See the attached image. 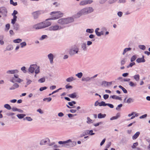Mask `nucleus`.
I'll return each instance as SVG.
<instances>
[{
	"label": "nucleus",
	"mask_w": 150,
	"mask_h": 150,
	"mask_svg": "<svg viewBox=\"0 0 150 150\" xmlns=\"http://www.w3.org/2000/svg\"><path fill=\"white\" fill-rule=\"evenodd\" d=\"M50 14L51 16L50 19L52 20L58 19L64 16V13L60 11L52 12Z\"/></svg>",
	"instance_id": "obj_1"
},
{
	"label": "nucleus",
	"mask_w": 150,
	"mask_h": 150,
	"mask_svg": "<svg viewBox=\"0 0 150 150\" xmlns=\"http://www.w3.org/2000/svg\"><path fill=\"white\" fill-rule=\"evenodd\" d=\"M74 21L73 18L69 17L65 18H61L58 21V23L60 24H65L73 22Z\"/></svg>",
	"instance_id": "obj_2"
},
{
	"label": "nucleus",
	"mask_w": 150,
	"mask_h": 150,
	"mask_svg": "<svg viewBox=\"0 0 150 150\" xmlns=\"http://www.w3.org/2000/svg\"><path fill=\"white\" fill-rule=\"evenodd\" d=\"M93 9L92 7H88L84 8L79 11L77 15L79 16L81 15L82 14H84L91 13L93 11Z\"/></svg>",
	"instance_id": "obj_3"
},
{
	"label": "nucleus",
	"mask_w": 150,
	"mask_h": 150,
	"mask_svg": "<svg viewBox=\"0 0 150 150\" xmlns=\"http://www.w3.org/2000/svg\"><path fill=\"white\" fill-rule=\"evenodd\" d=\"M14 77L13 78L11 79V81L13 82H17L20 83L23 81V80L19 77V76L17 74H14Z\"/></svg>",
	"instance_id": "obj_4"
},
{
	"label": "nucleus",
	"mask_w": 150,
	"mask_h": 150,
	"mask_svg": "<svg viewBox=\"0 0 150 150\" xmlns=\"http://www.w3.org/2000/svg\"><path fill=\"white\" fill-rule=\"evenodd\" d=\"M49 20H51L50 18L46 19L45 21L42 22L44 28L48 27L51 25V22L49 21Z\"/></svg>",
	"instance_id": "obj_5"
},
{
	"label": "nucleus",
	"mask_w": 150,
	"mask_h": 150,
	"mask_svg": "<svg viewBox=\"0 0 150 150\" xmlns=\"http://www.w3.org/2000/svg\"><path fill=\"white\" fill-rule=\"evenodd\" d=\"M33 28L36 30L44 28L42 22L35 25H33Z\"/></svg>",
	"instance_id": "obj_6"
},
{
	"label": "nucleus",
	"mask_w": 150,
	"mask_h": 150,
	"mask_svg": "<svg viewBox=\"0 0 150 150\" xmlns=\"http://www.w3.org/2000/svg\"><path fill=\"white\" fill-rule=\"evenodd\" d=\"M93 1L92 0H83L81 1L79 4L80 6H84L88 4H90L92 3Z\"/></svg>",
	"instance_id": "obj_7"
},
{
	"label": "nucleus",
	"mask_w": 150,
	"mask_h": 150,
	"mask_svg": "<svg viewBox=\"0 0 150 150\" xmlns=\"http://www.w3.org/2000/svg\"><path fill=\"white\" fill-rule=\"evenodd\" d=\"M41 14V12L40 11H36L32 13V15L35 19L37 18Z\"/></svg>",
	"instance_id": "obj_8"
},
{
	"label": "nucleus",
	"mask_w": 150,
	"mask_h": 150,
	"mask_svg": "<svg viewBox=\"0 0 150 150\" xmlns=\"http://www.w3.org/2000/svg\"><path fill=\"white\" fill-rule=\"evenodd\" d=\"M105 103L103 101H102L101 102H99L98 101H96L95 103V106H97L99 105V106H106Z\"/></svg>",
	"instance_id": "obj_9"
},
{
	"label": "nucleus",
	"mask_w": 150,
	"mask_h": 150,
	"mask_svg": "<svg viewBox=\"0 0 150 150\" xmlns=\"http://www.w3.org/2000/svg\"><path fill=\"white\" fill-rule=\"evenodd\" d=\"M59 29V27L57 25L51 26L49 28V30H56Z\"/></svg>",
	"instance_id": "obj_10"
},
{
	"label": "nucleus",
	"mask_w": 150,
	"mask_h": 150,
	"mask_svg": "<svg viewBox=\"0 0 150 150\" xmlns=\"http://www.w3.org/2000/svg\"><path fill=\"white\" fill-rule=\"evenodd\" d=\"M78 49L77 48H75L74 49H71L69 52L70 54L72 55L78 52Z\"/></svg>",
	"instance_id": "obj_11"
},
{
	"label": "nucleus",
	"mask_w": 150,
	"mask_h": 150,
	"mask_svg": "<svg viewBox=\"0 0 150 150\" xmlns=\"http://www.w3.org/2000/svg\"><path fill=\"white\" fill-rule=\"evenodd\" d=\"M36 67H37L35 65H32L30 67L29 69V71L31 73H33Z\"/></svg>",
	"instance_id": "obj_12"
},
{
	"label": "nucleus",
	"mask_w": 150,
	"mask_h": 150,
	"mask_svg": "<svg viewBox=\"0 0 150 150\" xmlns=\"http://www.w3.org/2000/svg\"><path fill=\"white\" fill-rule=\"evenodd\" d=\"M99 30V28H98L96 29L95 30V32L96 35L98 36H100L102 35H103L104 34V32L101 31V32H99L98 31Z\"/></svg>",
	"instance_id": "obj_13"
},
{
	"label": "nucleus",
	"mask_w": 150,
	"mask_h": 150,
	"mask_svg": "<svg viewBox=\"0 0 150 150\" xmlns=\"http://www.w3.org/2000/svg\"><path fill=\"white\" fill-rule=\"evenodd\" d=\"M71 142V140L69 139L66 141H59V144H66L67 145H68V144L69 142Z\"/></svg>",
	"instance_id": "obj_14"
},
{
	"label": "nucleus",
	"mask_w": 150,
	"mask_h": 150,
	"mask_svg": "<svg viewBox=\"0 0 150 150\" xmlns=\"http://www.w3.org/2000/svg\"><path fill=\"white\" fill-rule=\"evenodd\" d=\"M49 59H50V62L52 63L53 62V59L54 56L53 54L51 53L50 54L48 55Z\"/></svg>",
	"instance_id": "obj_15"
},
{
	"label": "nucleus",
	"mask_w": 150,
	"mask_h": 150,
	"mask_svg": "<svg viewBox=\"0 0 150 150\" xmlns=\"http://www.w3.org/2000/svg\"><path fill=\"white\" fill-rule=\"evenodd\" d=\"M18 72V71L17 70H14L8 71H7V73L8 74H14L17 73Z\"/></svg>",
	"instance_id": "obj_16"
},
{
	"label": "nucleus",
	"mask_w": 150,
	"mask_h": 150,
	"mask_svg": "<svg viewBox=\"0 0 150 150\" xmlns=\"http://www.w3.org/2000/svg\"><path fill=\"white\" fill-rule=\"evenodd\" d=\"M137 62L140 63L142 62H145V60L144 59V57H143L142 58H139L137 60Z\"/></svg>",
	"instance_id": "obj_17"
},
{
	"label": "nucleus",
	"mask_w": 150,
	"mask_h": 150,
	"mask_svg": "<svg viewBox=\"0 0 150 150\" xmlns=\"http://www.w3.org/2000/svg\"><path fill=\"white\" fill-rule=\"evenodd\" d=\"M140 134L139 132H137L132 137V139H136L139 136Z\"/></svg>",
	"instance_id": "obj_18"
},
{
	"label": "nucleus",
	"mask_w": 150,
	"mask_h": 150,
	"mask_svg": "<svg viewBox=\"0 0 150 150\" xmlns=\"http://www.w3.org/2000/svg\"><path fill=\"white\" fill-rule=\"evenodd\" d=\"M77 94L76 93H73L70 94L69 95V96L72 98H74L76 97Z\"/></svg>",
	"instance_id": "obj_19"
},
{
	"label": "nucleus",
	"mask_w": 150,
	"mask_h": 150,
	"mask_svg": "<svg viewBox=\"0 0 150 150\" xmlns=\"http://www.w3.org/2000/svg\"><path fill=\"white\" fill-rule=\"evenodd\" d=\"M111 97L112 98L115 99H118L120 100H121L122 99L121 97L117 96L116 95H113L111 96Z\"/></svg>",
	"instance_id": "obj_20"
},
{
	"label": "nucleus",
	"mask_w": 150,
	"mask_h": 150,
	"mask_svg": "<svg viewBox=\"0 0 150 150\" xmlns=\"http://www.w3.org/2000/svg\"><path fill=\"white\" fill-rule=\"evenodd\" d=\"M106 114H102L101 113L99 114L98 115V117L99 118H104L106 116Z\"/></svg>",
	"instance_id": "obj_21"
},
{
	"label": "nucleus",
	"mask_w": 150,
	"mask_h": 150,
	"mask_svg": "<svg viewBox=\"0 0 150 150\" xmlns=\"http://www.w3.org/2000/svg\"><path fill=\"white\" fill-rule=\"evenodd\" d=\"M120 117V114L117 113L116 115L115 116H113L112 117V118H110V120H112L115 119H117L118 117Z\"/></svg>",
	"instance_id": "obj_22"
},
{
	"label": "nucleus",
	"mask_w": 150,
	"mask_h": 150,
	"mask_svg": "<svg viewBox=\"0 0 150 150\" xmlns=\"http://www.w3.org/2000/svg\"><path fill=\"white\" fill-rule=\"evenodd\" d=\"M13 19H12L11 20V23L13 24H14L16 21L17 17L16 16H13Z\"/></svg>",
	"instance_id": "obj_23"
},
{
	"label": "nucleus",
	"mask_w": 150,
	"mask_h": 150,
	"mask_svg": "<svg viewBox=\"0 0 150 150\" xmlns=\"http://www.w3.org/2000/svg\"><path fill=\"white\" fill-rule=\"evenodd\" d=\"M7 12L6 9L4 8H0V13H3L5 12L7 13Z\"/></svg>",
	"instance_id": "obj_24"
},
{
	"label": "nucleus",
	"mask_w": 150,
	"mask_h": 150,
	"mask_svg": "<svg viewBox=\"0 0 150 150\" xmlns=\"http://www.w3.org/2000/svg\"><path fill=\"white\" fill-rule=\"evenodd\" d=\"M25 115L23 114H19L17 115V116L18 118L21 119L23 118Z\"/></svg>",
	"instance_id": "obj_25"
},
{
	"label": "nucleus",
	"mask_w": 150,
	"mask_h": 150,
	"mask_svg": "<svg viewBox=\"0 0 150 150\" xmlns=\"http://www.w3.org/2000/svg\"><path fill=\"white\" fill-rule=\"evenodd\" d=\"M21 41L22 40L20 39H18L15 40L13 41V42L15 43H19L21 42Z\"/></svg>",
	"instance_id": "obj_26"
},
{
	"label": "nucleus",
	"mask_w": 150,
	"mask_h": 150,
	"mask_svg": "<svg viewBox=\"0 0 150 150\" xmlns=\"http://www.w3.org/2000/svg\"><path fill=\"white\" fill-rule=\"evenodd\" d=\"M119 88H120L125 93H127V90L124 87H123L122 86H119Z\"/></svg>",
	"instance_id": "obj_27"
},
{
	"label": "nucleus",
	"mask_w": 150,
	"mask_h": 150,
	"mask_svg": "<svg viewBox=\"0 0 150 150\" xmlns=\"http://www.w3.org/2000/svg\"><path fill=\"white\" fill-rule=\"evenodd\" d=\"M87 122L88 124H91L93 123V120L91 119L89 117H87Z\"/></svg>",
	"instance_id": "obj_28"
},
{
	"label": "nucleus",
	"mask_w": 150,
	"mask_h": 150,
	"mask_svg": "<svg viewBox=\"0 0 150 150\" xmlns=\"http://www.w3.org/2000/svg\"><path fill=\"white\" fill-rule=\"evenodd\" d=\"M74 80V78L73 77H70L67 78L66 80L67 82H71Z\"/></svg>",
	"instance_id": "obj_29"
},
{
	"label": "nucleus",
	"mask_w": 150,
	"mask_h": 150,
	"mask_svg": "<svg viewBox=\"0 0 150 150\" xmlns=\"http://www.w3.org/2000/svg\"><path fill=\"white\" fill-rule=\"evenodd\" d=\"M4 107L5 108L8 110H9L11 109V107L9 104H6L4 105Z\"/></svg>",
	"instance_id": "obj_30"
},
{
	"label": "nucleus",
	"mask_w": 150,
	"mask_h": 150,
	"mask_svg": "<svg viewBox=\"0 0 150 150\" xmlns=\"http://www.w3.org/2000/svg\"><path fill=\"white\" fill-rule=\"evenodd\" d=\"M131 50V48H125L123 54H124L127 52L128 51H129V50Z\"/></svg>",
	"instance_id": "obj_31"
},
{
	"label": "nucleus",
	"mask_w": 150,
	"mask_h": 150,
	"mask_svg": "<svg viewBox=\"0 0 150 150\" xmlns=\"http://www.w3.org/2000/svg\"><path fill=\"white\" fill-rule=\"evenodd\" d=\"M10 3L11 4L14 6H16L17 5V3L16 2H14L13 0H10Z\"/></svg>",
	"instance_id": "obj_32"
},
{
	"label": "nucleus",
	"mask_w": 150,
	"mask_h": 150,
	"mask_svg": "<svg viewBox=\"0 0 150 150\" xmlns=\"http://www.w3.org/2000/svg\"><path fill=\"white\" fill-rule=\"evenodd\" d=\"M138 144L137 142L134 143L133 145L132 146V148L133 149L135 148Z\"/></svg>",
	"instance_id": "obj_33"
},
{
	"label": "nucleus",
	"mask_w": 150,
	"mask_h": 150,
	"mask_svg": "<svg viewBox=\"0 0 150 150\" xmlns=\"http://www.w3.org/2000/svg\"><path fill=\"white\" fill-rule=\"evenodd\" d=\"M10 28V25L9 24H7L6 25V30L8 31Z\"/></svg>",
	"instance_id": "obj_34"
},
{
	"label": "nucleus",
	"mask_w": 150,
	"mask_h": 150,
	"mask_svg": "<svg viewBox=\"0 0 150 150\" xmlns=\"http://www.w3.org/2000/svg\"><path fill=\"white\" fill-rule=\"evenodd\" d=\"M52 98H45L43 99V100L44 101H47V102H49L51 101Z\"/></svg>",
	"instance_id": "obj_35"
},
{
	"label": "nucleus",
	"mask_w": 150,
	"mask_h": 150,
	"mask_svg": "<svg viewBox=\"0 0 150 150\" xmlns=\"http://www.w3.org/2000/svg\"><path fill=\"white\" fill-rule=\"evenodd\" d=\"M45 78H42L40 79L38 81L40 83H42L45 82Z\"/></svg>",
	"instance_id": "obj_36"
},
{
	"label": "nucleus",
	"mask_w": 150,
	"mask_h": 150,
	"mask_svg": "<svg viewBox=\"0 0 150 150\" xmlns=\"http://www.w3.org/2000/svg\"><path fill=\"white\" fill-rule=\"evenodd\" d=\"M83 74L82 73H79L77 74L76 75V76H77L79 78H81Z\"/></svg>",
	"instance_id": "obj_37"
},
{
	"label": "nucleus",
	"mask_w": 150,
	"mask_h": 150,
	"mask_svg": "<svg viewBox=\"0 0 150 150\" xmlns=\"http://www.w3.org/2000/svg\"><path fill=\"white\" fill-rule=\"evenodd\" d=\"M137 58V57L135 55L133 56L131 58V61L132 62L134 61Z\"/></svg>",
	"instance_id": "obj_38"
},
{
	"label": "nucleus",
	"mask_w": 150,
	"mask_h": 150,
	"mask_svg": "<svg viewBox=\"0 0 150 150\" xmlns=\"http://www.w3.org/2000/svg\"><path fill=\"white\" fill-rule=\"evenodd\" d=\"M129 85L131 86H135L136 85V84L135 83H134L133 82L131 81L129 82Z\"/></svg>",
	"instance_id": "obj_39"
},
{
	"label": "nucleus",
	"mask_w": 150,
	"mask_h": 150,
	"mask_svg": "<svg viewBox=\"0 0 150 150\" xmlns=\"http://www.w3.org/2000/svg\"><path fill=\"white\" fill-rule=\"evenodd\" d=\"M134 79L137 81H138L139 79V75H137L134 76Z\"/></svg>",
	"instance_id": "obj_40"
},
{
	"label": "nucleus",
	"mask_w": 150,
	"mask_h": 150,
	"mask_svg": "<svg viewBox=\"0 0 150 150\" xmlns=\"http://www.w3.org/2000/svg\"><path fill=\"white\" fill-rule=\"evenodd\" d=\"M76 103L75 101H73L71 102H69L68 103L69 105L71 106H73L74 104H75Z\"/></svg>",
	"instance_id": "obj_41"
},
{
	"label": "nucleus",
	"mask_w": 150,
	"mask_h": 150,
	"mask_svg": "<svg viewBox=\"0 0 150 150\" xmlns=\"http://www.w3.org/2000/svg\"><path fill=\"white\" fill-rule=\"evenodd\" d=\"M103 123V122H99L95 124H94V125L95 127H97L99 125Z\"/></svg>",
	"instance_id": "obj_42"
},
{
	"label": "nucleus",
	"mask_w": 150,
	"mask_h": 150,
	"mask_svg": "<svg viewBox=\"0 0 150 150\" xmlns=\"http://www.w3.org/2000/svg\"><path fill=\"white\" fill-rule=\"evenodd\" d=\"M93 31V29H88L86 30V32H87L89 33H92Z\"/></svg>",
	"instance_id": "obj_43"
},
{
	"label": "nucleus",
	"mask_w": 150,
	"mask_h": 150,
	"mask_svg": "<svg viewBox=\"0 0 150 150\" xmlns=\"http://www.w3.org/2000/svg\"><path fill=\"white\" fill-rule=\"evenodd\" d=\"M26 45V44L25 42H23L20 44V45H21V47H23L25 46Z\"/></svg>",
	"instance_id": "obj_44"
},
{
	"label": "nucleus",
	"mask_w": 150,
	"mask_h": 150,
	"mask_svg": "<svg viewBox=\"0 0 150 150\" xmlns=\"http://www.w3.org/2000/svg\"><path fill=\"white\" fill-rule=\"evenodd\" d=\"M139 47L140 49L143 50H144L146 48V47L144 45H140L139 46Z\"/></svg>",
	"instance_id": "obj_45"
},
{
	"label": "nucleus",
	"mask_w": 150,
	"mask_h": 150,
	"mask_svg": "<svg viewBox=\"0 0 150 150\" xmlns=\"http://www.w3.org/2000/svg\"><path fill=\"white\" fill-rule=\"evenodd\" d=\"M135 64V63L134 62L131 63L130 64L127 66V68H129V67H132L133 65Z\"/></svg>",
	"instance_id": "obj_46"
},
{
	"label": "nucleus",
	"mask_w": 150,
	"mask_h": 150,
	"mask_svg": "<svg viewBox=\"0 0 150 150\" xmlns=\"http://www.w3.org/2000/svg\"><path fill=\"white\" fill-rule=\"evenodd\" d=\"M133 101V99L131 98H129L127 101V103H130Z\"/></svg>",
	"instance_id": "obj_47"
},
{
	"label": "nucleus",
	"mask_w": 150,
	"mask_h": 150,
	"mask_svg": "<svg viewBox=\"0 0 150 150\" xmlns=\"http://www.w3.org/2000/svg\"><path fill=\"white\" fill-rule=\"evenodd\" d=\"M47 88V87H42L40 88V91H42L45 90Z\"/></svg>",
	"instance_id": "obj_48"
},
{
	"label": "nucleus",
	"mask_w": 150,
	"mask_h": 150,
	"mask_svg": "<svg viewBox=\"0 0 150 150\" xmlns=\"http://www.w3.org/2000/svg\"><path fill=\"white\" fill-rule=\"evenodd\" d=\"M105 105H106V106L108 105V106H109L110 107V108H112L114 107L113 105L111 104L105 103Z\"/></svg>",
	"instance_id": "obj_49"
},
{
	"label": "nucleus",
	"mask_w": 150,
	"mask_h": 150,
	"mask_svg": "<svg viewBox=\"0 0 150 150\" xmlns=\"http://www.w3.org/2000/svg\"><path fill=\"white\" fill-rule=\"evenodd\" d=\"M25 119L28 121H31L32 120V119L30 117H26Z\"/></svg>",
	"instance_id": "obj_50"
},
{
	"label": "nucleus",
	"mask_w": 150,
	"mask_h": 150,
	"mask_svg": "<svg viewBox=\"0 0 150 150\" xmlns=\"http://www.w3.org/2000/svg\"><path fill=\"white\" fill-rule=\"evenodd\" d=\"M53 4L55 5L56 7H58L59 5V4L57 2L54 3Z\"/></svg>",
	"instance_id": "obj_51"
},
{
	"label": "nucleus",
	"mask_w": 150,
	"mask_h": 150,
	"mask_svg": "<svg viewBox=\"0 0 150 150\" xmlns=\"http://www.w3.org/2000/svg\"><path fill=\"white\" fill-rule=\"evenodd\" d=\"M47 35H43L42 36L41 40H43L45 38H47Z\"/></svg>",
	"instance_id": "obj_52"
},
{
	"label": "nucleus",
	"mask_w": 150,
	"mask_h": 150,
	"mask_svg": "<svg viewBox=\"0 0 150 150\" xmlns=\"http://www.w3.org/2000/svg\"><path fill=\"white\" fill-rule=\"evenodd\" d=\"M17 13L18 12L16 10H14L12 15L13 16H16V15Z\"/></svg>",
	"instance_id": "obj_53"
},
{
	"label": "nucleus",
	"mask_w": 150,
	"mask_h": 150,
	"mask_svg": "<svg viewBox=\"0 0 150 150\" xmlns=\"http://www.w3.org/2000/svg\"><path fill=\"white\" fill-rule=\"evenodd\" d=\"M109 97L108 95L107 94H105L104 95L103 98L105 99H108Z\"/></svg>",
	"instance_id": "obj_54"
},
{
	"label": "nucleus",
	"mask_w": 150,
	"mask_h": 150,
	"mask_svg": "<svg viewBox=\"0 0 150 150\" xmlns=\"http://www.w3.org/2000/svg\"><path fill=\"white\" fill-rule=\"evenodd\" d=\"M39 69L38 67L37 68L36 70H35V73L36 74H37L39 72Z\"/></svg>",
	"instance_id": "obj_55"
},
{
	"label": "nucleus",
	"mask_w": 150,
	"mask_h": 150,
	"mask_svg": "<svg viewBox=\"0 0 150 150\" xmlns=\"http://www.w3.org/2000/svg\"><path fill=\"white\" fill-rule=\"evenodd\" d=\"M14 88H17L19 87V85L17 83H15L13 85Z\"/></svg>",
	"instance_id": "obj_56"
},
{
	"label": "nucleus",
	"mask_w": 150,
	"mask_h": 150,
	"mask_svg": "<svg viewBox=\"0 0 150 150\" xmlns=\"http://www.w3.org/2000/svg\"><path fill=\"white\" fill-rule=\"evenodd\" d=\"M72 88V86H71L69 85L68 84L66 86V88Z\"/></svg>",
	"instance_id": "obj_57"
},
{
	"label": "nucleus",
	"mask_w": 150,
	"mask_h": 150,
	"mask_svg": "<svg viewBox=\"0 0 150 150\" xmlns=\"http://www.w3.org/2000/svg\"><path fill=\"white\" fill-rule=\"evenodd\" d=\"M70 111L71 113H75L76 112V109H72L70 110Z\"/></svg>",
	"instance_id": "obj_58"
},
{
	"label": "nucleus",
	"mask_w": 150,
	"mask_h": 150,
	"mask_svg": "<svg viewBox=\"0 0 150 150\" xmlns=\"http://www.w3.org/2000/svg\"><path fill=\"white\" fill-rule=\"evenodd\" d=\"M9 33L11 35H13L14 34V33L13 31L12 30H10L9 31Z\"/></svg>",
	"instance_id": "obj_59"
},
{
	"label": "nucleus",
	"mask_w": 150,
	"mask_h": 150,
	"mask_svg": "<svg viewBox=\"0 0 150 150\" xmlns=\"http://www.w3.org/2000/svg\"><path fill=\"white\" fill-rule=\"evenodd\" d=\"M21 70L24 73L26 72L25 67H22L21 69Z\"/></svg>",
	"instance_id": "obj_60"
},
{
	"label": "nucleus",
	"mask_w": 150,
	"mask_h": 150,
	"mask_svg": "<svg viewBox=\"0 0 150 150\" xmlns=\"http://www.w3.org/2000/svg\"><path fill=\"white\" fill-rule=\"evenodd\" d=\"M94 133H93V131L92 130H91L89 131V134L91 135H93L94 134Z\"/></svg>",
	"instance_id": "obj_61"
},
{
	"label": "nucleus",
	"mask_w": 150,
	"mask_h": 150,
	"mask_svg": "<svg viewBox=\"0 0 150 150\" xmlns=\"http://www.w3.org/2000/svg\"><path fill=\"white\" fill-rule=\"evenodd\" d=\"M105 139H104L102 140V141L101 142L100 144V145L101 146H102L104 144V143H105Z\"/></svg>",
	"instance_id": "obj_62"
},
{
	"label": "nucleus",
	"mask_w": 150,
	"mask_h": 150,
	"mask_svg": "<svg viewBox=\"0 0 150 150\" xmlns=\"http://www.w3.org/2000/svg\"><path fill=\"white\" fill-rule=\"evenodd\" d=\"M117 14L120 17H121L122 15V13L121 12H119Z\"/></svg>",
	"instance_id": "obj_63"
},
{
	"label": "nucleus",
	"mask_w": 150,
	"mask_h": 150,
	"mask_svg": "<svg viewBox=\"0 0 150 150\" xmlns=\"http://www.w3.org/2000/svg\"><path fill=\"white\" fill-rule=\"evenodd\" d=\"M122 106V104H120L117 107V108L116 109L117 110L119 109Z\"/></svg>",
	"instance_id": "obj_64"
}]
</instances>
